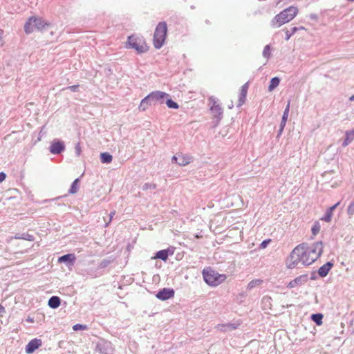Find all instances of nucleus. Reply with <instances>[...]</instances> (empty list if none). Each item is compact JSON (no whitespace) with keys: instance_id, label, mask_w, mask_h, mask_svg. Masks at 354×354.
<instances>
[{"instance_id":"9d476101","label":"nucleus","mask_w":354,"mask_h":354,"mask_svg":"<svg viewBox=\"0 0 354 354\" xmlns=\"http://www.w3.org/2000/svg\"><path fill=\"white\" fill-rule=\"evenodd\" d=\"M209 100L211 102L210 111L214 114V116L215 118H220L223 114V110L221 106L217 103V102L213 97H210L209 98Z\"/></svg>"},{"instance_id":"a18cd8bd","label":"nucleus","mask_w":354,"mask_h":354,"mask_svg":"<svg viewBox=\"0 0 354 354\" xmlns=\"http://www.w3.org/2000/svg\"><path fill=\"white\" fill-rule=\"evenodd\" d=\"M349 100L354 101V95L350 97Z\"/></svg>"},{"instance_id":"7c9ffc66","label":"nucleus","mask_w":354,"mask_h":354,"mask_svg":"<svg viewBox=\"0 0 354 354\" xmlns=\"http://www.w3.org/2000/svg\"><path fill=\"white\" fill-rule=\"evenodd\" d=\"M331 218L332 214L327 210L326 214L321 218V220L326 222H330L331 221Z\"/></svg>"},{"instance_id":"a211bd4d","label":"nucleus","mask_w":354,"mask_h":354,"mask_svg":"<svg viewBox=\"0 0 354 354\" xmlns=\"http://www.w3.org/2000/svg\"><path fill=\"white\" fill-rule=\"evenodd\" d=\"M169 256V249L167 250H162L156 252L155 257L152 259H160L164 261H166L168 259Z\"/></svg>"},{"instance_id":"f704fd0d","label":"nucleus","mask_w":354,"mask_h":354,"mask_svg":"<svg viewBox=\"0 0 354 354\" xmlns=\"http://www.w3.org/2000/svg\"><path fill=\"white\" fill-rule=\"evenodd\" d=\"M339 203H337L336 204H335L334 205L330 207L327 210L330 212L331 214H333V212L335 210V209L339 205Z\"/></svg>"},{"instance_id":"39448f33","label":"nucleus","mask_w":354,"mask_h":354,"mask_svg":"<svg viewBox=\"0 0 354 354\" xmlns=\"http://www.w3.org/2000/svg\"><path fill=\"white\" fill-rule=\"evenodd\" d=\"M203 275L205 281L212 286H216L223 282L226 279L225 274H221L215 270L207 268L203 270Z\"/></svg>"},{"instance_id":"f03ea898","label":"nucleus","mask_w":354,"mask_h":354,"mask_svg":"<svg viewBox=\"0 0 354 354\" xmlns=\"http://www.w3.org/2000/svg\"><path fill=\"white\" fill-rule=\"evenodd\" d=\"M169 95L162 91H153L150 93L147 96L143 98L139 105V109L144 111L151 105H156L157 104H163L165 99L167 98Z\"/></svg>"},{"instance_id":"a878e982","label":"nucleus","mask_w":354,"mask_h":354,"mask_svg":"<svg viewBox=\"0 0 354 354\" xmlns=\"http://www.w3.org/2000/svg\"><path fill=\"white\" fill-rule=\"evenodd\" d=\"M263 281L261 279H254L252 280L248 285V288L249 289H252L255 286H260L262 283Z\"/></svg>"},{"instance_id":"7ed1b4c3","label":"nucleus","mask_w":354,"mask_h":354,"mask_svg":"<svg viewBox=\"0 0 354 354\" xmlns=\"http://www.w3.org/2000/svg\"><path fill=\"white\" fill-rule=\"evenodd\" d=\"M297 8L290 6L277 15L272 20L273 27H280L282 25L291 21L297 14Z\"/></svg>"},{"instance_id":"6ab92c4d","label":"nucleus","mask_w":354,"mask_h":354,"mask_svg":"<svg viewBox=\"0 0 354 354\" xmlns=\"http://www.w3.org/2000/svg\"><path fill=\"white\" fill-rule=\"evenodd\" d=\"M354 140V130L346 131V137L342 143L343 147L347 146L349 143H351Z\"/></svg>"},{"instance_id":"2f4dec72","label":"nucleus","mask_w":354,"mask_h":354,"mask_svg":"<svg viewBox=\"0 0 354 354\" xmlns=\"http://www.w3.org/2000/svg\"><path fill=\"white\" fill-rule=\"evenodd\" d=\"M348 214L349 215L354 214V201L349 205L348 207Z\"/></svg>"},{"instance_id":"4be33fe9","label":"nucleus","mask_w":354,"mask_h":354,"mask_svg":"<svg viewBox=\"0 0 354 354\" xmlns=\"http://www.w3.org/2000/svg\"><path fill=\"white\" fill-rule=\"evenodd\" d=\"M323 315L322 313H316L311 315V320H313L317 325L320 326L322 324Z\"/></svg>"},{"instance_id":"72a5a7b5","label":"nucleus","mask_w":354,"mask_h":354,"mask_svg":"<svg viewBox=\"0 0 354 354\" xmlns=\"http://www.w3.org/2000/svg\"><path fill=\"white\" fill-rule=\"evenodd\" d=\"M298 28L296 27H294L291 29V32H289V30H286V39H288L290 37V35L294 33L296 30H297Z\"/></svg>"},{"instance_id":"79ce46f5","label":"nucleus","mask_w":354,"mask_h":354,"mask_svg":"<svg viewBox=\"0 0 354 354\" xmlns=\"http://www.w3.org/2000/svg\"><path fill=\"white\" fill-rule=\"evenodd\" d=\"M4 312H5V308L1 304H0V313H4Z\"/></svg>"},{"instance_id":"f8f14e48","label":"nucleus","mask_w":354,"mask_h":354,"mask_svg":"<svg viewBox=\"0 0 354 354\" xmlns=\"http://www.w3.org/2000/svg\"><path fill=\"white\" fill-rule=\"evenodd\" d=\"M42 344V341L40 339H33L28 342L26 346V352L28 354L32 353L36 349L40 347Z\"/></svg>"},{"instance_id":"4468645a","label":"nucleus","mask_w":354,"mask_h":354,"mask_svg":"<svg viewBox=\"0 0 354 354\" xmlns=\"http://www.w3.org/2000/svg\"><path fill=\"white\" fill-rule=\"evenodd\" d=\"M64 149V143L59 141L53 142L50 146V151L52 153L58 154Z\"/></svg>"},{"instance_id":"5701e85b","label":"nucleus","mask_w":354,"mask_h":354,"mask_svg":"<svg viewBox=\"0 0 354 354\" xmlns=\"http://www.w3.org/2000/svg\"><path fill=\"white\" fill-rule=\"evenodd\" d=\"M100 160L103 163H110L113 160V157L109 153L104 152L100 154Z\"/></svg>"},{"instance_id":"de8ad7c7","label":"nucleus","mask_w":354,"mask_h":354,"mask_svg":"<svg viewBox=\"0 0 354 354\" xmlns=\"http://www.w3.org/2000/svg\"><path fill=\"white\" fill-rule=\"evenodd\" d=\"M195 237L198 239V238H200L201 236H198V235H196V236H195Z\"/></svg>"},{"instance_id":"f3484780","label":"nucleus","mask_w":354,"mask_h":354,"mask_svg":"<svg viewBox=\"0 0 354 354\" xmlns=\"http://www.w3.org/2000/svg\"><path fill=\"white\" fill-rule=\"evenodd\" d=\"M289 109H290V102H288V103L286 107V109L283 112V116H282V120H281V125H280V133L282 132V131L284 129V127L286 126V121L288 118Z\"/></svg>"},{"instance_id":"37998d69","label":"nucleus","mask_w":354,"mask_h":354,"mask_svg":"<svg viewBox=\"0 0 354 354\" xmlns=\"http://www.w3.org/2000/svg\"><path fill=\"white\" fill-rule=\"evenodd\" d=\"M27 322H30V323H32V322H34V320H33V319H32V318H31V317H28L27 318Z\"/></svg>"},{"instance_id":"a19ab883","label":"nucleus","mask_w":354,"mask_h":354,"mask_svg":"<svg viewBox=\"0 0 354 354\" xmlns=\"http://www.w3.org/2000/svg\"><path fill=\"white\" fill-rule=\"evenodd\" d=\"M28 237L27 238H24L25 239H27L28 241H33L34 240V238H33V236L32 235H27Z\"/></svg>"},{"instance_id":"49530a36","label":"nucleus","mask_w":354,"mask_h":354,"mask_svg":"<svg viewBox=\"0 0 354 354\" xmlns=\"http://www.w3.org/2000/svg\"><path fill=\"white\" fill-rule=\"evenodd\" d=\"M229 106V109H232L233 107V104H230V105L228 106Z\"/></svg>"},{"instance_id":"ddd939ff","label":"nucleus","mask_w":354,"mask_h":354,"mask_svg":"<svg viewBox=\"0 0 354 354\" xmlns=\"http://www.w3.org/2000/svg\"><path fill=\"white\" fill-rule=\"evenodd\" d=\"M174 295V291L173 289L163 288L159 291L156 295V297L160 300H167L169 298L173 297Z\"/></svg>"},{"instance_id":"423d86ee","label":"nucleus","mask_w":354,"mask_h":354,"mask_svg":"<svg viewBox=\"0 0 354 354\" xmlns=\"http://www.w3.org/2000/svg\"><path fill=\"white\" fill-rule=\"evenodd\" d=\"M167 32L165 22H160L155 30L153 35V46L156 48H160L165 43Z\"/></svg>"},{"instance_id":"b1692460","label":"nucleus","mask_w":354,"mask_h":354,"mask_svg":"<svg viewBox=\"0 0 354 354\" xmlns=\"http://www.w3.org/2000/svg\"><path fill=\"white\" fill-rule=\"evenodd\" d=\"M216 328L221 331H225L227 329L228 330H234L236 327L234 326L232 324H218Z\"/></svg>"},{"instance_id":"bb28decb","label":"nucleus","mask_w":354,"mask_h":354,"mask_svg":"<svg viewBox=\"0 0 354 354\" xmlns=\"http://www.w3.org/2000/svg\"><path fill=\"white\" fill-rule=\"evenodd\" d=\"M78 182H79L78 178L75 179L73 181V183L71 187V189L69 190V192L71 194H75L78 191Z\"/></svg>"},{"instance_id":"ea45409f","label":"nucleus","mask_w":354,"mask_h":354,"mask_svg":"<svg viewBox=\"0 0 354 354\" xmlns=\"http://www.w3.org/2000/svg\"><path fill=\"white\" fill-rule=\"evenodd\" d=\"M75 149H76L77 154L80 155V152H81V147H80V144H77L76 145Z\"/></svg>"},{"instance_id":"393cba45","label":"nucleus","mask_w":354,"mask_h":354,"mask_svg":"<svg viewBox=\"0 0 354 354\" xmlns=\"http://www.w3.org/2000/svg\"><path fill=\"white\" fill-rule=\"evenodd\" d=\"M75 259V257L73 254H65L64 256H62L59 258L58 261L59 262H64V261H73Z\"/></svg>"},{"instance_id":"cd10ccee","label":"nucleus","mask_w":354,"mask_h":354,"mask_svg":"<svg viewBox=\"0 0 354 354\" xmlns=\"http://www.w3.org/2000/svg\"><path fill=\"white\" fill-rule=\"evenodd\" d=\"M320 229H321V226H320L319 222L316 221L314 223L313 227L311 228V232L313 235H317L319 232Z\"/></svg>"},{"instance_id":"c85d7f7f","label":"nucleus","mask_w":354,"mask_h":354,"mask_svg":"<svg viewBox=\"0 0 354 354\" xmlns=\"http://www.w3.org/2000/svg\"><path fill=\"white\" fill-rule=\"evenodd\" d=\"M166 104L169 108H171V109H178V104L176 102H174L171 99H168L166 101Z\"/></svg>"},{"instance_id":"0eeeda50","label":"nucleus","mask_w":354,"mask_h":354,"mask_svg":"<svg viewBox=\"0 0 354 354\" xmlns=\"http://www.w3.org/2000/svg\"><path fill=\"white\" fill-rule=\"evenodd\" d=\"M32 24H34L35 27L40 30H42L50 26V24L44 21L41 17H30L24 25V30L27 34L33 32V27Z\"/></svg>"},{"instance_id":"2eb2a0df","label":"nucleus","mask_w":354,"mask_h":354,"mask_svg":"<svg viewBox=\"0 0 354 354\" xmlns=\"http://www.w3.org/2000/svg\"><path fill=\"white\" fill-rule=\"evenodd\" d=\"M248 84L247 83L241 86V88L240 90V96L238 106H241L245 102L248 93Z\"/></svg>"},{"instance_id":"c756f323","label":"nucleus","mask_w":354,"mask_h":354,"mask_svg":"<svg viewBox=\"0 0 354 354\" xmlns=\"http://www.w3.org/2000/svg\"><path fill=\"white\" fill-rule=\"evenodd\" d=\"M263 55L265 57L269 58L271 55L270 46L269 45H266L263 49Z\"/></svg>"},{"instance_id":"f257e3e1","label":"nucleus","mask_w":354,"mask_h":354,"mask_svg":"<svg viewBox=\"0 0 354 354\" xmlns=\"http://www.w3.org/2000/svg\"><path fill=\"white\" fill-rule=\"evenodd\" d=\"M310 258V249L307 243H301L296 246L286 260V266L288 269H293L301 263L308 265Z\"/></svg>"},{"instance_id":"9b49d317","label":"nucleus","mask_w":354,"mask_h":354,"mask_svg":"<svg viewBox=\"0 0 354 354\" xmlns=\"http://www.w3.org/2000/svg\"><path fill=\"white\" fill-rule=\"evenodd\" d=\"M308 281V274H303L296 277L294 280L289 282L287 287L289 288H293L297 286H300L304 283H306Z\"/></svg>"},{"instance_id":"aec40b11","label":"nucleus","mask_w":354,"mask_h":354,"mask_svg":"<svg viewBox=\"0 0 354 354\" xmlns=\"http://www.w3.org/2000/svg\"><path fill=\"white\" fill-rule=\"evenodd\" d=\"M48 304L50 308H57L60 305V299L57 296H53L49 299Z\"/></svg>"},{"instance_id":"58836bf2","label":"nucleus","mask_w":354,"mask_h":354,"mask_svg":"<svg viewBox=\"0 0 354 354\" xmlns=\"http://www.w3.org/2000/svg\"><path fill=\"white\" fill-rule=\"evenodd\" d=\"M115 211H113V212H111V214H110V218H109V222L106 224V226H108V225H109V223L111 221V220H112V218H113V216L115 215Z\"/></svg>"},{"instance_id":"473e14b6","label":"nucleus","mask_w":354,"mask_h":354,"mask_svg":"<svg viewBox=\"0 0 354 354\" xmlns=\"http://www.w3.org/2000/svg\"><path fill=\"white\" fill-rule=\"evenodd\" d=\"M271 242V239L264 240L260 245V248L262 249H265L268 245Z\"/></svg>"},{"instance_id":"e433bc0d","label":"nucleus","mask_w":354,"mask_h":354,"mask_svg":"<svg viewBox=\"0 0 354 354\" xmlns=\"http://www.w3.org/2000/svg\"><path fill=\"white\" fill-rule=\"evenodd\" d=\"M6 178V175L4 172L0 173V183L3 182Z\"/></svg>"},{"instance_id":"4c0bfd02","label":"nucleus","mask_w":354,"mask_h":354,"mask_svg":"<svg viewBox=\"0 0 354 354\" xmlns=\"http://www.w3.org/2000/svg\"><path fill=\"white\" fill-rule=\"evenodd\" d=\"M73 328L75 330H77L80 328H85V326L80 325V324H76V325L73 326Z\"/></svg>"},{"instance_id":"6e6552de","label":"nucleus","mask_w":354,"mask_h":354,"mask_svg":"<svg viewBox=\"0 0 354 354\" xmlns=\"http://www.w3.org/2000/svg\"><path fill=\"white\" fill-rule=\"evenodd\" d=\"M192 160V156L183 153H178L172 157V161L180 166H186L189 165Z\"/></svg>"},{"instance_id":"dca6fc26","label":"nucleus","mask_w":354,"mask_h":354,"mask_svg":"<svg viewBox=\"0 0 354 354\" xmlns=\"http://www.w3.org/2000/svg\"><path fill=\"white\" fill-rule=\"evenodd\" d=\"M333 264L330 262H327L322 266H321L318 270V274L320 277H324L328 274L330 270L332 268Z\"/></svg>"},{"instance_id":"412c9836","label":"nucleus","mask_w":354,"mask_h":354,"mask_svg":"<svg viewBox=\"0 0 354 354\" xmlns=\"http://www.w3.org/2000/svg\"><path fill=\"white\" fill-rule=\"evenodd\" d=\"M280 82V79L279 77H273L270 80V84L268 86V91L270 92L272 91L274 88H276Z\"/></svg>"},{"instance_id":"20e7f679","label":"nucleus","mask_w":354,"mask_h":354,"mask_svg":"<svg viewBox=\"0 0 354 354\" xmlns=\"http://www.w3.org/2000/svg\"><path fill=\"white\" fill-rule=\"evenodd\" d=\"M126 47L135 49L138 53H145L149 50V46L143 37L136 35L128 37Z\"/></svg>"},{"instance_id":"1a4fd4ad","label":"nucleus","mask_w":354,"mask_h":354,"mask_svg":"<svg viewBox=\"0 0 354 354\" xmlns=\"http://www.w3.org/2000/svg\"><path fill=\"white\" fill-rule=\"evenodd\" d=\"M323 252V244L322 241L315 243L311 245V263L316 261Z\"/></svg>"},{"instance_id":"c9c22d12","label":"nucleus","mask_w":354,"mask_h":354,"mask_svg":"<svg viewBox=\"0 0 354 354\" xmlns=\"http://www.w3.org/2000/svg\"><path fill=\"white\" fill-rule=\"evenodd\" d=\"M79 87V85H73L68 87L69 90L71 91H77V88Z\"/></svg>"},{"instance_id":"c03bdc74","label":"nucleus","mask_w":354,"mask_h":354,"mask_svg":"<svg viewBox=\"0 0 354 354\" xmlns=\"http://www.w3.org/2000/svg\"><path fill=\"white\" fill-rule=\"evenodd\" d=\"M3 30L2 29H0V39L3 37Z\"/></svg>"}]
</instances>
